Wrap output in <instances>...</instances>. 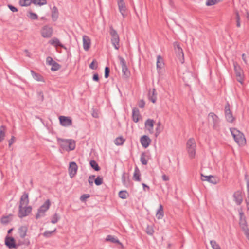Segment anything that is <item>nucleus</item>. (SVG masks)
I'll return each mask as SVG.
<instances>
[{"label":"nucleus","mask_w":249,"mask_h":249,"mask_svg":"<svg viewBox=\"0 0 249 249\" xmlns=\"http://www.w3.org/2000/svg\"><path fill=\"white\" fill-rule=\"evenodd\" d=\"M58 144L62 149L67 151L73 150L75 148V142L72 139H57Z\"/></svg>","instance_id":"1"},{"label":"nucleus","mask_w":249,"mask_h":249,"mask_svg":"<svg viewBox=\"0 0 249 249\" xmlns=\"http://www.w3.org/2000/svg\"><path fill=\"white\" fill-rule=\"evenodd\" d=\"M230 131L236 142L239 144L245 143L246 139L243 133L235 128H231Z\"/></svg>","instance_id":"2"},{"label":"nucleus","mask_w":249,"mask_h":249,"mask_svg":"<svg viewBox=\"0 0 249 249\" xmlns=\"http://www.w3.org/2000/svg\"><path fill=\"white\" fill-rule=\"evenodd\" d=\"M109 34L111 36L112 45L116 50H119L120 47V37L117 31L113 28L112 26L109 27Z\"/></svg>","instance_id":"3"},{"label":"nucleus","mask_w":249,"mask_h":249,"mask_svg":"<svg viewBox=\"0 0 249 249\" xmlns=\"http://www.w3.org/2000/svg\"><path fill=\"white\" fill-rule=\"evenodd\" d=\"M187 149L191 158L195 157L196 154V143L194 138H190L186 143Z\"/></svg>","instance_id":"4"},{"label":"nucleus","mask_w":249,"mask_h":249,"mask_svg":"<svg viewBox=\"0 0 249 249\" xmlns=\"http://www.w3.org/2000/svg\"><path fill=\"white\" fill-rule=\"evenodd\" d=\"M51 202L49 199H47L38 209L37 213L36 215V218L38 219L41 217L45 216V212L49 209Z\"/></svg>","instance_id":"5"},{"label":"nucleus","mask_w":249,"mask_h":249,"mask_svg":"<svg viewBox=\"0 0 249 249\" xmlns=\"http://www.w3.org/2000/svg\"><path fill=\"white\" fill-rule=\"evenodd\" d=\"M209 123L213 124V128L216 130L219 129V119L214 113L211 112L208 115Z\"/></svg>","instance_id":"6"},{"label":"nucleus","mask_w":249,"mask_h":249,"mask_svg":"<svg viewBox=\"0 0 249 249\" xmlns=\"http://www.w3.org/2000/svg\"><path fill=\"white\" fill-rule=\"evenodd\" d=\"M32 207L27 206H19L18 216L20 218H23L27 216L32 211Z\"/></svg>","instance_id":"7"},{"label":"nucleus","mask_w":249,"mask_h":249,"mask_svg":"<svg viewBox=\"0 0 249 249\" xmlns=\"http://www.w3.org/2000/svg\"><path fill=\"white\" fill-rule=\"evenodd\" d=\"M118 58L120 60V64L122 66L123 76H125V78L129 77L130 73L126 66L125 60L121 56H118Z\"/></svg>","instance_id":"8"},{"label":"nucleus","mask_w":249,"mask_h":249,"mask_svg":"<svg viewBox=\"0 0 249 249\" xmlns=\"http://www.w3.org/2000/svg\"><path fill=\"white\" fill-rule=\"evenodd\" d=\"M233 66L237 80L240 83H242L243 80V74L241 68L236 62L233 63Z\"/></svg>","instance_id":"9"},{"label":"nucleus","mask_w":249,"mask_h":249,"mask_svg":"<svg viewBox=\"0 0 249 249\" xmlns=\"http://www.w3.org/2000/svg\"><path fill=\"white\" fill-rule=\"evenodd\" d=\"M175 51L179 61L183 64L184 62V53L182 48L177 42L174 43Z\"/></svg>","instance_id":"10"},{"label":"nucleus","mask_w":249,"mask_h":249,"mask_svg":"<svg viewBox=\"0 0 249 249\" xmlns=\"http://www.w3.org/2000/svg\"><path fill=\"white\" fill-rule=\"evenodd\" d=\"M225 116L226 120L230 123H232L235 119L230 110L229 103H227L225 107Z\"/></svg>","instance_id":"11"},{"label":"nucleus","mask_w":249,"mask_h":249,"mask_svg":"<svg viewBox=\"0 0 249 249\" xmlns=\"http://www.w3.org/2000/svg\"><path fill=\"white\" fill-rule=\"evenodd\" d=\"M59 119L61 125L65 127L71 126L72 124V120L70 117L60 116Z\"/></svg>","instance_id":"12"},{"label":"nucleus","mask_w":249,"mask_h":249,"mask_svg":"<svg viewBox=\"0 0 249 249\" xmlns=\"http://www.w3.org/2000/svg\"><path fill=\"white\" fill-rule=\"evenodd\" d=\"M53 28L48 25H46L43 27L41 30V35L44 38H49L52 36Z\"/></svg>","instance_id":"13"},{"label":"nucleus","mask_w":249,"mask_h":249,"mask_svg":"<svg viewBox=\"0 0 249 249\" xmlns=\"http://www.w3.org/2000/svg\"><path fill=\"white\" fill-rule=\"evenodd\" d=\"M78 166L75 162H71L69 164L68 169L69 176L71 178H72L77 173Z\"/></svg>","instance_id":"14"},{"label":"nucleus","mask_w":249,"mask_h":249,"mask_svg":"<svg viewBox=\"0 0 249 249\" xmlns=\"http://www.w3.org/2000/svg\"><path fill=\"white\" fill-rule=\"evenodd\" d=\"M117 4L119 8V10L123 18H125L126 16V8L125 3L124 0H118Z\"/></svg>","instance_id":"15"},{"label":"nucleus","mask_w":249,"mask_h":249,"mask_svg":"<svg viewBox=\"0 0 249 249\" xmlns=\"http://www.w3.org/2000/svg\"><path fill=\"white\" fill-rule=\"evenodd\" d=\"M5 244L9 249L16 248L17 245L13 237L7 236L5 238Z\"/></svg>","instance_id":"16"},{"label":"nucleus","mask_w":249,"mask_h":249,"mask_svg":"<svg viewBox=\"0 0 249 249\" xmlns=\"http://www.w3.org/2000/svg\"><path fill=\"white\" fill-rule=\"evenodd\" d=\"M29 203V195L24 192L21 196L19 201V206H27Z\"/></svg>","instance_id":"17"},{"label":"nucleus","mask_w":249,"mask_h":249,"mask_svg":"<svg viewBox=\"0 0 249 249\" xmlns=\"http://www.w3.org/2000/svg\"><path fill=\"white\" fill-rule=\"evenodd\" d=\"M155 121L153 119H148L144 123L145 127L148 130L151 134L153 133V127Z\"/></svg>","instance_id":"18"},{"label":"nucleus","mask_w":249,"mask_h":249,"mask_svg":"<svg viewBox=\"0 0 249 249\" xmlns=\"http://www.w3.org/2000/svg\"><path fill=\"white\" fill-rule=\"evenodd\" d=\"M234 200L237 205H240L243 201V196L242 192L240 191H237L233 194Z\"/></svg>","instance_id":"19"},{"label":"nucleus","mask_w":249,"mask_h":249,"mask_svg":"<svg viewBox=\"0 0 249 249\" xmlns=\"http://www.w3.org/2000/svg\"><path fill=\"white\" fill-rule=\"evenodd\" d=\"M83 48L85 51H88L90 47L91 40L90 38L86 35L82 37Z\"/></svg>","instance_id":"20"},{"label":"nucleus","mask_w":249,"mask_h":249,"mask_svg":"<svg viewBox=\"0 0 249 249\" xmlns=\"http://www.w3.org/2000/svg\"><path fill=\"white\" fill-rule=\"evenodd\" d=\"M240 219H239V225L242 230L247 228V223L243 212H241L239 213Z\"/></svg>","instance_id":"21"},{"label":"nucleus","mask_w":249,"mask_h":249,"mask_svg":"<svg viewBox=\"0 0 249 249\" xmlns=\"http://www.w3.org/2000/svg\"><path fill=\"white\" fill-rule=\"evenodd\" d=\"M140 142L142 146L144 148H146L150 144L151 140L148 136L146 135H143L141 137L140 139Z\"/></svg>","instance_id":"22"},{"label":"nucleus","mask_w":249,"mask_h":249,"mask_svg":"<svg viewBox=\"0 0 249 249\" xmlns=\"http://www.w3.org/2000/svg\"><path fill=\"white\" fill-rule=\"evenodd\" d=\"M141 116L139 110L138 108L135 107L132 110V120L135 122L137 123L139 120V117Z\"/></svg>","instance_id":"23"},{"label":"nucleus","mask_w":249,"mask_h":249,"mask_svg":"<svg viewBox=\"0 0 249 249\" xmlns=\"http://www.w3.org/2000/svg\"><path fill=\"white\" fill-rule=\"evenodd\" d=\"M201 179L203 181H207L213 184H216V181L214 177L212 175L210 176H204L202 174H201Z\"/></svg>","instance_id":"24"},{"label":"nucleus","mask_w":249,"mask_h":249,"mask_svg":"<svg viewBox=\"0 0 249 249\" xmlns=\"http://www.w3.org/2000/svg\"><path fill=\"white\" fill-rule=\"evenodd\" d=\"M59 12L56 6H53L52 10L51 17L52 20L55 21L58 18Z\"/></svg>","instance_id":"25"},{"label":"nucleus","mask_w":249,"mask_h":249,"mask_svg":"<svg viewBox=\"0 0 249 249\" xmlns=\"http://www.w3.org/2000/svg\"><path fill=\"white\" fill-rule=\"evenodd\" d=\"M28 228L26 226H22L18 229L19 236L21 238H24L26 236Z\"/></svg>","instance_id":"26"},{"label":"nucleus","mask_w":249,"mask_h":249,"mask_svg":"<svg viewBox=\"0 0 249 249\" xmlns=\"http://www.w3.org/2000/svg\"><path fill=\"white\" fill-rule=\"evenodd\" d=\"M156 216L158 219H162L163 217L164 211L163 206L161 204H160L159 208L156 213Z\"/></svg>","instance_id":"27"},{"label":"nucleus","mask_w":249,"mask_h":249,"mask_svg":"<svg viewBox=\"0 0 249 249\" xmlns=\"http://www.w3.org/2000/svg\"><path fill=\"white\" fill-rule=\"evenodd\" d=\"M141 173L140 171L138 168V167H136L135 168V171L133 176V178L134 180L137 181H140L141 180V178H140Z\"/></svg>","instance_id":"28"},{"label":"nucleus","mask_w":249,"mask_h":249,"mask_svg":"<svg viewBox=\"0 0 249 249\" xmlns=\"http://www.w3.org/2000/svg\"><path fill=\"white\" fill-rule=\"evenodd\" d=\"M106 241H109L113 243H117L119 245H122V244L118 239L115 238L113 236L111 235H108L107 236L106 238Z\"/></svg>","instance_id":"29"},{"label":"nucleus","mask_w":249,"mask_h":249,"mask_svg":"<svg viewBox=\"0 0 249 249\" xmlns=\"http://www.w3.org/2000/svg\"><path fill=\"white\" fill-rule=\"evenodd\" d=\"M33 77L37 81L44 82L43 77L39 73L35 72L33 71H31Z\"/></svg>","instance_id":"30"},{"label":"nucleus","mask_w":249,"mask_h":249,"mask_svg":"<svg viewBox=\"0 0 249 249\" xmlns=\"http://www.w3.org/2000/svg\"><path fill=\"white\" fill-rule=\"evenodd\" d=\"M149 99L153 103L156 102L157 100V93L155 89H153L152 93L149 92Z\"/></svg>","instance_id":"31"},{"label":"nucleus","mask_w":249,"mask_h":249,"mask_svg":"<svg viewBox=\"0 0 249 249\" xmlns=\"http://www.w3.org/2000/svg\"><path fill=\"white\" fill-rule=\"evenodd\" d=\"M164 65L163 59L160 55L157 56V68L158 69H161Z\"/></svg>","instance_id":"32"},{"label":"nucleus","mask_w":249,"mask_h":249,"mask_svg":"<svg viewBox=\"0 0 249 249\" xmlns=\"http://www.w3.org/2000/svg\"><path fill=\"white\" fill-rule=\"evenodd\" d=\"M12 216V214H9L8 216H3L1 218V222L2 224H6L8 223L10 221L12 220L11 217Z\"/></svg>","instance_id":"33"},{"label":"nucleus","mask_w":249,"mask_h":249,"mask_svg":"<svg viewBox=\"0 0 249 249\" xmlns=\"http://www.w3.org/2000/svg\"><path fill=\"white\" fill-rule=\"evenodd\" d=\"M5 129L6 127L4 125L0 126V142L4 139L5 136Z\"/></svg>","instance_id":"34"},{"label":"nucleus","mask_w":249,"mask_h":249,"mask_svg":"<svg viewBox=\"0 0 249 249\" xmlns=\"http://www.w3.org/2000/svg\"><path fill=\"white\" fill-rule=\"evenodd\" d=\"M33 0H19V4L21 6L27 7L31 5Z\"/></svg>","instance_id":"35"},{"label":"nucleus","mask_w":249,"mask_h":249,"mask_svg":"<svg viewBox=\"0 0 249 249\" xmlns=\"http://www.w3.org/2000/svg\"><path fill=\"white\" fill-rule=\"evenodd\" d=\"M118 195L120 198L124 199L128 197L129 194L125 190H122L119 192Z\"/></svg>","instance_id":"36"},{"label":"nucleus","mask_w":249,"mask_h":249,"mask_svg":"<svg viewBox=\"0 0 249 249\" xmlns=\"http://www.w3.org/2000/svg\"><path fill=\"white\" fill-rule=\"evenodd\" d=\"M125 142V139H124L122 137H119L116 138L114 140V143L116 145H122Z\"/></svg>","instance_id":"37"},{"label":"nucleus","mask_w":249,"mask_h":249,"mask_svg":"<svg viewBox=\"0 0 249 249\" xmlns=\"http://www.w3.org/2000/svg\"><path fill=\"white\" fill-rule=\"evenodd\" d=\"M90 165L96 171H98L100 170V168L98 163L94 160H91L90 161Z\"/></svg>","instance_id":"38"},{"label":"nucleus","mask_w":249,"mask_h":249,"mask_svg":"<svg viewBox=\"0 0 249 249\" xmlns=\"http://www.w3.org/2000/svg\"><path fill=\"white\" fill-rule=\"evenodd\" d=\"M146 155L144 152H142L141 154V158H140V161L142 164L143 165H146L147 164V160L146 159Z\"/></svg>","instance_id":"39"},{"label":"nucleus","mask_w":249,"mask_h":249,"mask_svg":"<svg viewBox=\"0 0 249 249\" xmlns=\"http://www.w3.org/2000/svg\"><path fill=\"white\" fill-rule=\"evenodd\" d=\"M235 19L236 22V26L237 27H240L241 26L240 18V15H239L238 11L236 10L235 11Z\"/></svg>","instance_id":"40"},{"label":"nucleus","mask_w":249,"mask_h":249,"mask_svg":"<svg viewBox=\"0 0 249 249\" xmlns=\"http://www.w3.org/2000/svg\"><path fill=\"white\" fill-rule=\"evenodd\" d=\"M33 3L35 5L42 6L47 4L46 0H33Z\"/></svg>","instance_id":"41"},{"label":"nucleus","mask_w":249,"mask_h":249,"mask_svg":"<svg viewBox=\"0 0 249 249\" xmlns=\"http://www.w3.org/2000/svg\"><path fill=\"white\" fill-rule=\"evenodd\" d=\"M51 66H52L51 70L52 71H56L57 70H58L61 66L57 62H56L55 61L54 62V63L53 64H52L51 65Z\"/></svg>","instance_id":"42"},{"label":"nucleus","mask_w":249,"mask_h":249,"mask_svg":"<svg viewBox=\"0 0 249 249\" xmlns=\"http://www.w3.org/2000/svg\"><path fill=\"white\" fill-rule=\"evenodd\" d=\"M50 44L55 45L56 46H62L59 40L57 38H54L50 41Z\"/></svg>","instance_id":"43"},{"label":"nucleus","mask_w":249,"mask_h":249,"mask_svg":"<svg viewBox=\"0 0 249 249\" xmlns=\"http://www.w3.org/2000/svg\"><path fill=\"white\" fill-rule=\"evenodd\" d=\"M92 70H96L98 67V63L95 59H94L89 66Z\"/></svg>","instance_id":"44"},{"label":"nucleus","mask_w":249,"mask_h":249,"mask_svg":"<svg viewBox=\"0 0 249 249\" xmlns=\"http://www.w3.org/2000/svg\"><path fill=\"white\" fill-rule=\"evenodd\" d=\"M60 219V217L59 216V215H58L57 213H55L53 217H52V219H51V223H53V224H55L59 220V219Z\"/></svg>","instance_id":"45"},{"label":"nucleus","mask_w":249,"mask_h":249,"mask_svg":"<svg viewBox=\"0 0 249 249\" xmlns=\"http://www.w3.org/2000/svg\"><path fill=\"white\" fill-rule=\"evenodd\" d=\"M210 244L213 249H221L220 246L217 244L216 241L212 240L210 241Z\"/></svg>","instance_id":"46"},{"label":"nucleus","mask_w":249,"mask_h":249,"mask_svg":"<svg viewBox=\"0 0 249 249\" xmlns=\"http://www.w3.org/2000/svg\"><path fill=\"white\" fill-rule=\"evenodd\" d=\"M94 183L97 186H99L103 183V178L100 176L97 177L96 178L94 179Z\"/></svg>","instance_id":"47"},{"label":"nucleus","mask_w":249,"mask_h":249,"mask_svg":"<svg viewBox=\"0 0 249 249\" xmlns=\"http://www.w3.org/2000/svg\"><path fill=\"white\" fill-rule=\"evenodd\" d=\"M90 197V195L89 194H84L81 195L80 198V200L81 201L83 202H85L87 198H89Z\"/></svg>","instance_id":"48"},{"label":"nucleus","mask_w":249,"mask_h":249,"mask_svg":"<svg viewBox=\"0 0 249 249\" xmlns=\"http://www.w3.org/2000/svg\"><path fill=\"white\" fill-rule=\"evenodd\" d=\"M55 231H56V229H54L53 231H46L43 233V236L47 238L50 237L51 236V235H52V234Z\"/></svg>","instance_id":"49"},{"label":"nucleus","mask_w":249,"mask_h":249,"mask_svg":"<svg viewBox=\"0 0 249 249\" xmlns=\"http://www.w3.org/2000/svg\"><path fill=\"white\" fill-rule=\"evenodd\" d=\"M122 181L125 186H127L128 182L126 180L125 173L124 172L122 175Z\"/></svg>","instance_id":"50"},{"label":"nucleus","mask_w":249,"mask_h":249,"mask_svg":"<svg viewBox=\"0 0 249 249\" xmlns=\"http://www.w3.org/2000/svg\"><path fill=\"white\" fill-rule=\"evenodd\" d=\"M217 3L216 0H207L206 2L207 6H212Z\"/></svg>","instance_id":"51"},{"label":"nucleus","mask_w":249,"mask_h":249,"mask_svg":"<svg viewBox=\"0 0 249 249\" xmlns=\"http://www.w3.org/2000/svg\"><path fill=\"white\" fill-rule=\"evenodd\" d=\"M146 232L148 235H152L154 233V230L152 227L148 226L146 229Z\"/></svg>","instance_id":"52"},{"label":"nucleus","mask_w":249,"mask_h":249,"mask_svg":"<svg viewBox=\"0 0 249 249\" xmlns=\"http://www.w3.org/2000/svg\"><path fill=\"white\" fill-rule=\"evenodd\" d=\"M30 18L33 20H36L38 18V16L36 14L33 13L32 12H29Z\"/></svg>","instance_id":"53"},{"label":"nucleus","mask_w":249,"mask_h":249,"mask_svg":"<svg viewBox=\"0 0 249 249\" xmlns=\"http://www.w3.org/2000/svg\"><path fill=\"white\" fill-rule=\"evenodd\" d=\"M95 177V175H90L89 177L88 182L90 186H92L93 184V179Z\"/></svg>","instance_id":"54"},{"label":"nucleus","mask_w":249,"mask_h":249,"mask_svg":"<svg viewBox=\"0 0 249 249\" xmlns=\"http://www.w3.org/2000/svg\"><path fill=\"white\" fill-rule=\"evenodd\" d=\"M110 73V69L108 67H106L105 69V77L107 78L109 77Z\"/></svg>","instance_id":"55"},{"label":"nucleus","mask_w":249,"mask_h":249,"mask_svg":"<svg viewBox=\"0 0 249 249\" xmlns=\"http://www.w3.org/2000/svg\"><path fill=\"white\" fill-rule=\"evenodd\" d=\"M55 62L53 58L50 56H48L46 58V62L47 64H48L50 65H51L52 64H53Z\"/></svg>","instance_id":"56"},{"label":"nucleus","mask_w":249,"mask_h":249,"mask_svg":"<svg viewBox=\"0 0 249 249\" xmlns=\"http://www.w3.org/2000/svg\"><path fill=\"white\" fill-rule=\"evenodd\" d=\"M16 138L14 136H12L11 138L8 141V145L10 147L12 144L15 142Z\"/></svg>","instance_id":"57"},{"label":"nucleus","mask_w":249,"mask_h":249,"mask_svg":"<svg viewBox=\"0 0 249 249\" xmlns=\"http://www.w3.org/2000/svg\"><path fill=\"white\" fill-rule=\"evenodd\" d=\"M8 7L10 9V10L11 11H12L13 12H17L18 11V9L16 7H15V6H13L12 5L9 4L8 5Z\"/></svg>","instance_id":"58"},{"label":"nucleus","mask_w":249,"mask_h":249,"mask_svg":"<svg viewBox=\"0 0 249 249\" xmlns=\"http://www.w3.org/2000/svg\"><path fill=\"white\" fill-rule=\"evenodd\" d=\"M138 106L140 108H143L145 106V102L143 100H141L139 101L138 103Z\"/></svg>","instance_id":"59"},{"label":"nucleus","mask_w":249,"mask_h":249,"mask_svg":"<svg viewBox=\"0 0 249 249\" xmlns=\"http://www.w3.org/2000/svg\"><path fill=\"white\" fill-rule=\"evenodd\" d=\"M244 232H245V234L246 235V236L247 237V238L249 240V229L247 228L245 229H244L243 230Z\"/></svg>","instance_id":"60"},{"label":"nucleus","mask_w":249,"mask_h":249,"mask_svg":"<svg viewBox=\"0 0 249 249\" xmlns=\"http://www.w3.org/2000/svg\"><path fill=\"white\" fill-rule=\"evenodd\" d=\"M37 93L39 99L41 100V101H43L44 100V95L43 92L42 91H39Z\"/></svg>","instance_id":"61"},{"label":"nucleus","mask_w":249,"mask_h":249,"mask_svg":"<svg viewBox=\"0 0 249 249\" xmlns=\"http://www.w3.org/2000/svg\"><path fill=\"white\" fill-rule=\"evenodd\" d=\"M93 80L95 81H98L99 80V75L98 73H94L93 76Z\"/></svg>","instance_id":"62"},{"label":"nucleus","mask_w":249,"mask_h":249,"mask_svg":"<svg viewBox=\"0 0 249 249\" xmlns=\"http://www.w3.org/2000/svg\"><path fill=\"white\" fill-rule=\"evenodd\" d=\"M248 209H249V193H247V197L245 200Z\"/></svg>","instance_id":"63"},{"label":"nucleus","mask_w":249,"mask_h":249,"mask_svg":"<svg viewBox=\"0 0 249 249\" xmlns=\"http://www.w3.org/2000/svg\"><path fill=\"white\" fill-rule=\"evenodd\" d=\"M162 178L164 181H168L169 179V177L165 174L162 176Z\"/></svg>","instance_id":"64"}]
</instances>
